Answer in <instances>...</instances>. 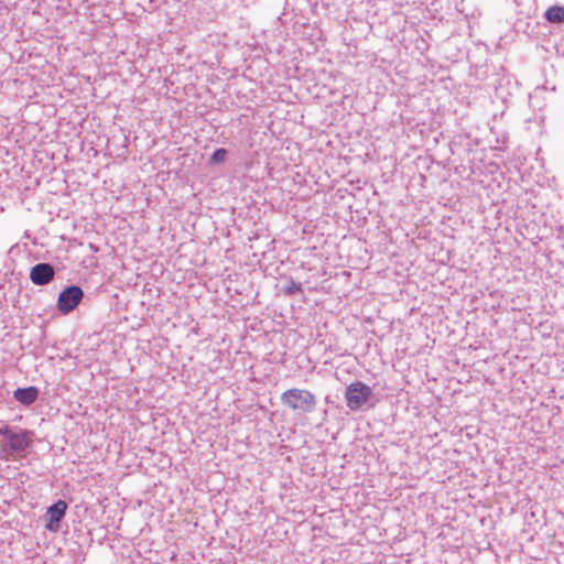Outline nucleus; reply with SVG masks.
Instances as JSON below:
<instances>
[{
	"mask_svg": "<svg viewBox=\"0 0 564 564\" xmlns=\"http://www.w3.org/2000/svg\"><path fill=\"white\" fill-rule=\"evenodd\" d=\"M34 433L29 430L13 431L9 425L0 426V436L6 438L1 444L2 451H10L12 453L24 452L32 443Z\"/></svg>",
	"mask_w": 564,
	"mask_h": 564,
	"instance_id": "f257e3e1",
	"label": "nucleus"
},
{
	"mask_svg": "<svg viewBox=\"0 0 564 564\" xmlns=\"http://www.w3.org/2000/svg\"><path fill=\"white\" fill-rule=\"evenodd\" d=\"M281 402L294 411L312 412L316 405V398L308 390L293 388L281 394Z\"/></svg>",
	"mask_w": 564,
	"mask_h": 564,
	"instance_id": "f03ea898",
	"label": "nucleus"
},
{
	"mask_svg": "<svg viewBox=\"0 0 564 564\" xmlns=\"http://www.w3.org/2000/svg\"><path fill=\"white\" fill-rule=\"evenodd\" d=\"M370 395L371 389L367 384L361 381L352 382L347 387L345 393L347 406L357 411L369 400Z\"/></svg>",
	"mask_w": 564,
	"mask_h": 564,
	"instance_id": "7ed1b4c3",
	"label": "nucleus"
},
{
	"mask_svg": "<svg viewBox=\"0 0 564 564\" xmlns=\"http://www.w3.org/2000/svg\"><path fill=\"white\" fill-rule=\"evenodd\" d=\"M84 297V291L78 285H70L65 288L58 295L57 299V310L62 314H69L73 312L77 305L82 302Z\"/></svg>",
	"mask_w": 564,
	"mask_h": 564,
	"instance_id": "20e7f679",
	"label": "nucleus"
},
{
	"mask_svg": "<svg viewBox=\"0 0 564 564\" xmlns=\"http://www.w3.org/2000/svg\"><path fill=\"white\" fill-rule=\"evenodd\" d=\"M55 269L48 262H41L31 268L30 280L33 284L43 286L53 281Z\"/></svg>",
	"mask_w": 564,
	"mask_h": 564,
	"instance_id": "39448f33",
	"label": "nucleus"
},
{
	"mask_svg": "<svg viewBox=\"0 0 564 564\" xmlns=\"http://www.w3.org/2000/svg\"><path fill=\"white\" fill-rule=\"evenodd\" d=\"M67 510V503L64 500H57L51 507H48L46 517L47 522L45 528L51 532H57L59 530V523L65 517Z\"/></svg>",
	"mask_w": 564,
	"mask_h": 564,
	"instance_id": "423d86ee",
	"label": "nucleus"
},
{
	"mask_svg": "<svg viewBox=\"0 0 564 564\" xmlns=\"http://www.w3.org/2000/svg\"><path fill=\"white\" fill-rule=\"evenodd\" d=\"M13 397L23 405L33 404L39 397V389L36 387L18 388L13 392Z\"/></svg>",
	"mask_w": 564,
	"mask_h": 564,
	"instance_id": "0eeeda50",
	"label": "nucleus"
},
{
	"mask_svg": "<svg viewBox=\"0 0 564 564\" xmlns=\"http://www.w3.org/2000/svg\"><path fill=\"white\" fill-rule=\"evenodd\" d=\"M545 19L551 23L564 22V7L553 6L545 11Z\"/></svg>",
	"mask_w": 564,
	"mask_h": 564,
	"instance_id": "6e6552de",
	"label": "nucleus"
},
{
	"mask_svg": "<svg viewBox=\"0 0 564 564\" xmlns=\"http://www.w3.org/2000/svg\"><path fill=\"white\" fill-rule=\"evenodd\" d=\"M227 154H228V151L224 148H219V149L215 150L210 156V163L217 164V163L224 162L227 158Z\"/></svg>",
	"mask_w": 564,
	"mask_h": 564,
	"instance_id": "1a4fd4ad",
	"label": "nucleus"
},
{
	"mask_svg": "<svg viewBox=\"0 0 564 564\" xmlns=\"http://www.w3.org/2000/svg\"><path fill=\"white\" fill-rule=\"evenodd\" d=\"M283 292L288 295L300 293L302 292V284L291 280L290 283L284 286Z\"/></svg>",
	"mask_w": 564,
	"mask_h": 564,
	"instance_id": "9d476101",
	"label": "nucleus"
}]
</instances>
